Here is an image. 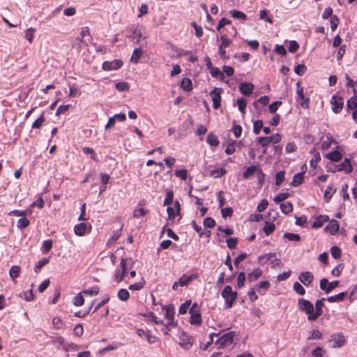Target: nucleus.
<instances>
[{"instance_id": "69168bd1", "label": "nucleus", "mask_w": 357, "mask_h": 357, "mask_svg": "<svg viewBox=\"0 0 357 357\" xmlns=\"http://www.w3.org/2000/svg\"><path fill=\"white\" fill-rule=\"evenodd\" d=\"M167 213L168 215V218L169 220L174 221L175 218L178 215V213L176 212L174 208L172 206H168L167 208Z\"/></svg>"}, {"instance_id": "bb28decb", "label": "nucleus", "mask_w": 357, "mask_h": 357, "mask_svg": "<svg viewBox=\"0 0 357 357\" xmlns=\"http://www.w3.org/2000/svg\"><path fill=\"white\" fill-rule=\"evenodd\" d=\"M347 295V292H340L335 296H331L327 298V301L330 303L341 302L343 301Z\"/></svg>"}, {"instance_id": "39448f33", "label": "nucleus", "mask_w": 357, "mask_h": 357, "mask_svg": "<svg viewBox=\"0 0 357 357\" xmlns=\"http://www.w3.org/2000/svg\"><path fill=\"white\" fill-rule=\"evenodd\" d=\"M164 309L165 310V317L168 320V322L165 325V327L162 329V331L165 335H167L169 328L176 327L177 321H174V311L173 307L165 306L164 307Z\"/></svg>"}, {"instance_id": "8fccbe9b", "label": "nucleus", "mask_w": 357, "mask_h": 357, "mask_svg": "<svg viewBox=\"0 0 357 357\" xmlns=\"http://www.w3.org/2000/svg\"><path fill=\"white\" fill-rule=\"evenodd\" d=\"M20 272V267L18 266H13L9 271V275L13 279L15 280L19 276Z\"/></svg>"}, {"instance_id": "72a5a7b5", "label": "nucleus", "mask_w": 357, "mask_h": 357, "mask_svg": "<svg viewBox=\"0 0 357 357\" xmlns=\"http://www.w3.org/2000/svg\"><path fill=\"white\" fill-rule=\"evenodd\" d=\"M227 173V170L224 168H217L210 172V176L218 178L224 176Z\"/></svg>"}, {"instance_id": "774afa93", "label": "nucleus", "mask_w": 357, "mask_h": 357, "mask_svg": "<svg viewBox=\"0 0 357 357\" xmlns=\"http://www.w3.org/2000/svg\"><path fill=\"white\" fill-rule=\"evenodd\" d=\"M324 353L325 350L323 348L318 347L312 351V355L313 357H322Z\"/></svg>"}, {"instance_id": "f704fd0d", "label": "nucleus", "mask_w": 357, "mask_h": 357, "mask_svg": "<svg viewBox=\"0 0 357 357\" xmlns=\"http://www.w3.org/2000/svg\"><path fill=\"white\" fill-rule=\"evenodd\" d=\"M275 257V252H270V253L259 256L257 259H258L259 264H264L268 260H271L273 257Z\"/></svg>"}, {"instance_id": "0e129e2a", "label": "nucleus", "mask_w": 357, "mask_h": 357, "mask_svg": "<svg viewBox=\"0 0 357 357\" xmlns=\"http://www.w3.org/2000/svg\"><path fill=\"white\" fill-rule=\"evenodd\" d=\"M282 104V101H275L268 106L269 112L275 114L278 107Z\"/></svg>"}, {"instance_id": "b1692460", "label": "nucleus", "mask_w": 357, "mask_h": 357, "mask_svg": "<svg viewBox=\"0 0 357 357\" xmlns=\"http://www.w3.org/2000/svg\"><path fill=\"white\" fill-rule=\"evenodd\" d=\"M310 153L313 154V157L310 161V165L313 169H316L318 162L321 160V155L314 149L310 150Z\"/></svg>"}, {"instance_id": "f03ea898", "label": "nucleus", "mask_w": 357, "mask_h": 357, "mask_svg": "<svg viewBox=\"0 0 357 357\" xmlns=\"http://www.w3.org/2000/svg\"><path fill=\"white\" fill-rule=\"evenodd\" d=\"M190 323L194 326H200L202 324V318L200 312V308L197 303L192 305L189 310Z\"/></svg>"}, {"instance_id": "a18cd8bd", "label": "nucleus", "mask_w": 357, "mask_h": 357, "mask_svg": "<svg viewBox=\"0 0 357 357\" xmlns=\"http://www.w3.org/2000/svg\"><path fill=\"white\" fill-rule=\"evenodd\" d=\"M220 45L225 48L229 47L233 43V40L229 38V37L226 34H222L220 36Z\"/></svg>"}, {"instance_id": "338daca9", "label": "nucleus", "mask_w": 357, "mask_h": 357, "mask_svg": "<svg viewBox=\"0 0 357 357\" xmlns=\"http://www.w3.org/2000/svg\"><path fill=\"white\" fill-rule=\"evenodd\" d=\"M331 255L335 259H338L341 257L342 255V250L341 249L337 246H333L331 248Z\"/></svg>"}, {"instance_id": "dca6fc26", "label": "nucleus", "mask_w": 357, "mask_h": 357, "mask_svg": "<svg viewBox=\"0 0 357 357\" xmlns=\"http://www.w3.org/2000/svg\"><path fill=\"white\" fill-rule=\"evenodd\" d=\"M91 225L86 223H79L75 226L74 231L77 236H82L90 231Z\"/></svg>"}, {"instance_id": "412c9836", "label": "nucleus", "mask_w": 357, "mask_h": 357, "mask_svg": "<svg viewBox=\"0 0 357 357\" xmlns=\"http://www.w3.org/2000/svg\"><path fill=\"white\" fill-rule=\"evenodd\" d=\"M197 276L198 275L196 274H191L190 275L183 274L180 277L178 282H179V285L181 287H185L191 282L194 279H196Z\"/></svg>"}, {"instance_id": "49530a36", "label": "nucleus", "mask_w": 357, "mask_h": 357, "mask_svg": "<svg viewBox=\"0 0 357 357\" xmlns=\"http://www.w3.org/2000/svg\"><path fill=\"white\" fill-rule=\"evenodd\" d=\"M49 261H50V259H49V258H47V257H44L41 260L38 261L36 264V266L34 268L35 272L38 273L44 266H45L46 264H47L49 263Z\"/></svg>"}, {"instance_id": "0eeeda50", "label": "nucleus", "mask_w": 357, "mask_h": 357, "mask_svg": "<svg viewBox=\"0 0 357 357\" xmlns=\"http://www.w3.org/2000/svg\"><path fill=\"white\" fill-rule=\"evenodd\" d=\"M281 139V135L279 133H275L269 137H259L257 140L262 147L266 148L271 143H279Z\"/></svg>"}, {"instance_id": "2eb2a0df", "label": "nucleus", "mask_w": 357, "mask_h": 357, "mask_svg": "<svg viewBox=\"0 0 357 357\" xmlns=\"http://www.w3.org/2000/svg\"><path fill=\"white\" fill-rule=\"evenodd\" d=\"M331 341H333V348H340L343 347L346 343V340L342 333L334 334L331 336Z\"/></svg>"}, {"instance_id": "3c124183", "label": "nucleus", "mask_w": 357, "mask_h": 357, "mask_svg": "<svg viewBox=\"0 0 357 357\" xmlns=\"http://www.w3.org/2000/svg\"><path fill=\"white\" fill-rule=\"evenodd\" d=\"M148 212V210L143 208H136L134 210L132 215L135 218H139L144 217Z\"/></svg>"}, {"instance_id": "2f4dec72", "label": "nucleus", "mask_w": 357, "mask_h": 357, "mask_svg": "<svg viewBox=\"0 0 357 357\" xmlns=\"http://www.w3.org/2000/svg\"><path fill=\"white\" fill-rule=\"evenodd\" d=\"M181 87L185 91H190L192 89V84L190 79L185 77L181 80Z\"/></svg>"}, {"instance_id": "4d7b16f0", "label": "nucleus", "mask_w": 357, "mask_h": 357, "mask_svg": "<svg viewBox=\"0 0 357 357\" xmlns=\"http://www.w3.org/2000/svg\"><path fill=\"white\" fill-rule=\"evenodd\" d=\"M52 325L55 329H61L63 326V321L59 317H55L52 319Z\"/></svg>"}, {"instance_id": "79ce46f5", "label": "nucleus", "mask_w": 357, "mask_h": 357, "mask_svg": "<svg viewBox=\"0 0 357 357\" xmlns=\"http://www.w3.org/2000/svg\"><path fill=\"white\" fill-rule=\"evenodd\" d=\"M210 73L212 77L219 78L220 80H223L225 79L224 74L217 67L211 68Z\"/></svg>"}, {"instance_id": "1a4fd4ad", "label": "nucleus", "mask_w": 357, "mask_h": 357, "mask_svg": "<svg viewBox=\"0 0 357 357\" xmlns=\"http://www.w3.org/2000/svg\"><path fill=\"white\" fill-rule=\"evenodd\" d=\"M331 104L332 105V110L335 114L340 113L344 106V99L340 96L335 94L332 96Z\"/></svg>"}, {"instance_id": "5701e85b", "label": "nucleus", "mask_w": 357, "mask_h": 357, "mask_svg": "<svg viewBox=\"0 0 357 357\" xmlns=\"http://www.w3.org/2000/svg\"><path fill=\"white\" fill-rule=\"evenodd\" d=\"M141 316L146 318V321H153L155 324H162L163 325V321L159 319L153 312H149L147 313L140 314Z\"/></svg>"}, {"instance_id": "c03bdc74", "label": "nucleus", "mask_w": 357, "mask_h": 357, "mask_svg": "<svg viewBox=\"0 0 357 357\" xmlns=\"http://www.w3.org/2000/svg\"><path fill=\"white\" fill-rule=\"evenodd\" d=\"M80 36H81V38L79 39L80 43L84 44V45H86L87 43L85 41L84 38L86 36H90V30L88 26L82 28V30L80 32Z\"/></svg>"}, {"instance_id": "e2e57ef3", "label": "nucleus", "mask_w": 357, "mask_h": 357, "mask_svg": "<svg viewBox=\"0 0 357 357\" xmlns=\"http://www.w3.org/2000/svg\"><path fill=\"white\" fill-rule=\"evenodd\" d=\"M121 229H122L120 228L119 229L114 230L112 231V236L109 239V243H114L119 238L121 234Z\"/></svg>"}, {"instance_id": "6e6d98bb", "label": "nucleus", "mask_w": 357, "mask_h": 357, "mask_svg": "<svg viewBox=\"0 0 357 357\" xmlns=\"http://www.w3.org/2000/svg\"><path fill=\"white\" fill-rule=\"evenodd\" d=\"M263 128V121L261 120H257L254 122L253 124V132L255 135H259L261 132V130Z\"/></svg>"}, {"instance_id": "bf43d9fd", "label": "nucleus", "mask_w": 357, "mask_h": 357, "mask_svg": "<svg viewBox=\"0 0 357 357\" xmlns=\"http://www.w3.org/2000/svg\"><path fill=\"white\" fill-rule=\"evenodd\" d=\"M236 141L230 140L227 147L225 149V153L227 155H231L236 151L235 149Z\"/></svg>"}, {"instance_id": "a19ab883", "label": "nucleus", "mask_w": 357, "mask_h": 357, "mask_svg": "<svg viewBox=\"0 0 357 357\" xmlns=\"http://www.w3.org/2000/svg\"><path fill=\"white\" fill-rule=\"evenodd\" d=\"M346 107L347 110L357 107V96L354 95L347 100Z\"/></svg>"}, {"instance_id": "4c0bfd02", "label": "nucleus", "mask_w": 357, "mask_h": 357, "mask_svg": "<svg viewBox=\"0 0 357 357\" xmlns=\"http://www.w3.org/2000/svg\"><path fill=\"white\" fill-rule=\"evenodd\" d=\"M118 298L122 301H127L130 298V293L126 289H120L118 291Z\"/></svg>"}, {"instance_id": "9b49d317", "label": "nucleus", "mask_w": 357, "mask_h": 357, "mask_svg": "<svg viewBox=\"0 0 357 357\" xmlns=\"http://www.w3.org/2000/svg\"><path fill=\"white\" fill-rule=\"evenodd\" d=\"M339 283L340 282L338 280L329 282L328 279L322 278L320 280V289L324 291L326 294H328L337 287H338Z\"/></svg>"}, {"instance_id": "37998d69", "label": "nucleus", "mask_w": 357, "mask_h": 357, "mask_svg": "<svg viewBox=\"0 0 357 357\" xmlns=\"http://www.w3.org/2000/svg\"><path fill=\"white\" fill-rule=\"evenodd\" d=\"M174 202V192L172 190H169L166 192L165 199L163 202L164 206H169Z\"/></svg>"}, {"instance_id": "cd10ccee", "label": "nucleus", "mask_w": 357, "mask_h": 357, "mask_svg": "<svg viewBox=\"0 0 357 357\" xmlns=\"http://www.w3.org/2000/svg\"><path fill=\"white\" fill-rule=\"evenodd\" d=\"M262 275V271L259 268H255L248 275V279L250 282H253L257 280L259 278H260Z\"/></svg>"}, {"instance_id": "f3484780", "label": "nucleus", "mask_w": 357, "mask_h": 357, "mask_svg": "<svg viewBox=\"0 0 357 357\" xmlns=\"http://www.w3.org/2000/svg\"><path fill=\"white\" fill-rule=\"evenodd\" d=\"M314 275L310 271L302 272L299 276V280L306 287H309L314 280Z\"/></svg>"}, {"instance_id": "c85d7f7f", "label": "nucleus", "mask_w": 357, "mask_h": 357, "mask_svg": "<svg viewBox=\"0 0 357 357\" xmlns=\"http://www.w3.org/2000/svg\"><path fill=\"white\" fill-rule=\"evenodd\" d=\"M304 181V177H303V173H298L296 174L293 176L292 181L291 183V185L292 186L296 187L303 183Z\"/></svg>"}, {"instance_id": "052dcab7", "label": "nucleus", "mask_w": 357, "mask_h": 357, "mask_svg": "<svg viewBox=\"0 0 357 357\" xmlns=\"http://www.w3.org/2000/svg\"><path fill=\"white\" fill-rule=\"evenodd\" d=\"M284 238L291 241H299L301 240L298 234L289 232L284 233Z\"/></svg>"}, {"instance_id": "603ef678", "label": "nucleus", "mask_w": 357, "mask_h": 357, "mask_svg": "<svg viewBox=\"0 0 357 357\" xmlns=\"http://www.w3.org/2000/svg\"><path fill=\"white\" fill-rule=\"evenodd\" d=\"M332 144V137L330 135V134H328L326 136V139H324L321 142V149L322 150H327Z\"/></svg>"}, {"instance_id": "58836bf2", "label": "nucleus", "mask_w": 357, "mask_h": 357, "mask_svg": "<svg viewBox=\"0 0 357 357\" xmlns=\"http://www.w3.org/2000/svg\"><path fill=\"white\" fill-rule=\"evenodd\" d=\"M270 287V283L268 281H261L259 282L258 287H257V291L258 292L264 295L265 294V291L268 289Z\"/></svg>"}, {"instance_id": "a211bd4d", "label": "nucleus", "mask_w": 357, "mask_h": 357, "mask_svg": "<svg viewBox=\"0 0 357 357\" xmlns=\"http://www.w3.org/2000/svg\"><path fill=\"white\" fill-rule=\"evenodd\" d=\"M254 84L252 83L243 82L239 86V91L245 96H250L254 90Z\"/></svg>"}, {"instance_id": "ea45409f", "label": "nucleus", "mask_w": 357, "mask_h": 357, "mask_svg": "<svg viewBox=\"0 0 357 357\" xmlns=\"http://www.w3.org/2000/svg\"><path fill=\"white\" fill-rule=\"evenodd\" d=\"M230 14L234 18L241 19L244 21L247 20V15L241 10H238L236 9L231 10H230Z\"/></svg>"}, {"instance_id": "7c9ffc66", "label": "nucleus", "mask_w": 357, "mask_h": 357, "mask_svg": "<svg viewBox=\"0 0 357 357\" xmlns=\"http://www.w3.org/2000/svg\"><path fill=\"white\" fill-rule=\"evenodd\" d=\"M275 230V225L273 222L266 221L263 227V231L266 236L271 235Z\"/></svg>"}, {"instance_id": "6ab92c4d", "label": "nucleus", "mask_w": 357, "mask_h": 357, "mask_svg": "<svg viewBox=\"0 0 357 357\" xmlns=\"http://www.w3.org/2000/svg\"><path fill=\"white\" fill-rule=\"evenodd\" d=\"M340 229L339 222L336 220H332L329 222L324 230L329 232L331 235H335Z\"/></svg>"}, {"instance_id": "20e7f679", "label": "nucleus", "mask_w": 357, "mask_h": 357, "mask_svg": "<svg viewBox=\"0 0 357 357\" xmlns=\"http://www.w3.org/2000/svg\"><path fill=\"white\" fill-rule=\"evenodd\" d=\"M296 101L299 103L301 107L305 109L310 107V98L305 97L304 94L303 87L301 85L300 82L296 83Z\"/></svg>"}, {"instance_id": "473e14b6", "label": "nucleus", "mask_w": 357, "mask_h": 357, "mask_svg": "<svg viewBox=\"0 0 357 357\" xmlns=\"http://www.w3.org/2000/svg\"><path fill=\"white\" fill-rule=\"evenodd\" d=\"M293 208V204L290 202H284L280 204L281 211L284 214H288L292 212Z\"/></svg>"}, {"instance_id": "6e6552de", "label": "nucleus", "mask_w": 357, "mask_h": 357, "mask_svg": "<svg viewBox=\"0 0 357 357\" xmlns=\"http://www.w3.org/2000/svg\"><path fill=\"white\" fill-rule=\"evenodd\" d=\"M298 307L299 310L304 312L307 314V319L311 314H314V305L313 304L304 298H299L298 301Z\"/></svg>"}, {"instance_id": "c756f323", "label": "nucleus", "mask_w": 357, "mask_h": 357, "mask_svg": "<svg viewBox=\"0 0 357 357\" xmlns=\"http://www.w3.org/2000/svg\"><path fill=\"white\" fill-rule=\"evenodd\" d=\"M206 142L212 146H218L220 144V141L218 137L213 132H211L208 135Z\"/></svg>"}, {"instance_id": "aec40b11", "label": "nucleus", "mask_w": 357, "mask_h": 357, "mask_svg": "<svg viewBox=\"0 0 357 357\" xmlns=\"http://www.w3.org/2000/svg\"><path fill=\"white\" fill-rule=\"evenodd\" d=\"M338 171H344L346 174H349L353 171L350 159L345 158L344 161L338 165Z\"/></svg>"}, {"instance_id": "09e8293b", "label": "nucleus", "mask_w": 357, "mask_h": 357, "mask_svg": "<svg viewBox=\"0 0 357 357\" xmlns=\"http://www.w3.org/2000/svg\"><path fill=\"white\" fill-rule=\"evenodd\" d=\"M237 104L238 110L241 112L242 114H245V108L247 106V102L244 98H238L237 99Z\"/></svg>"}, {"instance_id": "de8ad7c7", "label": "nucleus", "mask_w": 357, "mask_h": 357, "mask_svg": "<svg viewBox=\"0 0 357 357\" xmlns=\"http://www.w3.org/2000/svg\"><path fill=\"white\" fill-rule=\"evenodd\" d=\"M30 225V221L25 217H22L17 220V227L20 229H25Z\"/></svg>"}, {"instance_id": "c9c22d12", "label": "nucleus", "mask_w": 357, "mask_h": 357, "mask_svg": "<svg viewBox=\"0 0 357 357\" xmlns=\"http://www.w3.org/2000/svg\"><path fill=\"white\" fill-rule=\"evenodd\" d=\"M336 189H333V185H328L324 192V199L326 202H329Z\"/></svg>"}, {"instance_id": "f8f14e48", "label": "nucleus", "mask_w": 357, "mask_h": 357, "mask_svg": "<svg viewBox=\"0 0 357 357\" xmlns=\"http://www.w3.org/2000/svg\"><path fill=\"white\" fill-rule=\"evenodd\" d=\"M123 63L121 59H114L112 61H106L103 62L102 68L104 70H116L121 68Z\"/></svg>"}, {"instance_id": "f257e3e1", "label": "nucleus", "mask_w": 357, "mask_h": 357, "mask_svg": "<svg viewBox=\"0 0 357 357\" xmlns=\"http://www.w3.org/2000/svg\"><path fill=\"white\" fill-rule=\"evenodd\" d=\"M133 261L131 258H122L120 261V269L116 270L114 278L116 283L121 282L127 276L128 269H132Z\"/></svg>"}, {"instance_id": "4be33fe9", "label": "nucleus", "mask_w": 357, "mask_h": 357, "mask_svg": "<svg viewBox=\"0 0 357 357\" xmlns=\"http://www.w3.org/2000/svg\"><path fill=\"white\" fill-rule=\"evenodd\" d=\"M329 218L328 215H319L315 218V220L312 223V227L314 229H318L323 226V225L328 222Z\"/></svg>"}, {"instance_id": "13d9d810", "label": "nucleus", "mask_w": 357, "mask_h": 357, "mask_svg": "<svg viewBox=\"0 0 357 357\" xmlns=\"http://www.w3.org/2000/svg\"><path fill=\"white\" fill-rule=\"evenodd\" d=\"M82 293L78 294L76 296L73 298V304L75 306H82L84 303V298L82 294Z\"/></svg>"}, {"instance_id": "5fc2aeb1", "label": "nucleus", "mask_w": 357, "mask_h": 357, "mask_svg": "<svg viewBox=\"0 0 357 357\" xmlns=\"http://www.w3.org/2000/svg\"><path fill=\"white\" fill-rule=\"evenodd\" d=\"M191 300H188L186 301L185 303H183V304H181V305L180 306L179 309H178V312L181 314H184L187 312V311L188 310V309L190 310V306L191 305Z\"/></svg>"}, {"instance_id": "393cba45", "label": "nucleus", "mask_w": 357, "mask_h": 357, "mask_svg": "<svg viewBox=\"0 0 357 357\" xmlns=\"http://www.w3.org/2000/svg\"><path fill=\"white\" fill-rule=\"evenodd\" d=\"M142 54L143 50L141 47L135 49L132 54L130 61L135 64L138 63L142 56Z\"/></svg>"}, {"instance_id": "4468645a", "label": "nucleus", "mask_w": 357, "mask_h": 357, "mask_svg": "<svg viewBox=\"0 0 357 357\" xmlns=\"http://www.w3.org/2000/svg\"><path fill=\"white\" fill-rule=\"evenodd\" d=\"M130 33L127 35L128 38H132L134 43H139L142 33L141 28L139 26L132 25L130 27Z\"/></svg>"}, {"instance_id": "9d476101", "label": "nucleus", "mask_w": 357, "mask_h": 357, "mask_svg": "<svg viewBox=\"0 0 357 357\" xmlns=\"http://www.w3.org/2000/svg\"><path fill=\"white\" fill-rule=\"evenodd\" d=\"M223 89L221 88H215L210 92V96L213 101V107L215 109H218L221 106V93Z\"/></svg>"}, {"instance_id": "680f3d73", "label": "nucleus", "mask_w": 357, "mask_h": 357, "mask_svg": "<svg viewBox=\"0 0 357 357\" xmlns=\"http://www.w3.org/2000/svg\"><path fill=\"white\" fill-rule=\"evenodd\" d=\"M294 290L299 295L303 296L305 294V290L303 287L298 282L293 284Z\"/></svg>"}, {"instance_id": "7ed1b4c3", "label": "nucleus", "mask_w": 357, "mask_h": 357, "mask_svg": "<svg viewBox=\"0 0 357 357\" xmlns=\"http://www.w3.org/2000/svg\"><path fill=\"white\" fill-rule=\"evenodd\" d=\"M236 335L235 331H229L224 333L215 342V343L218 345V349L227 347L232 344Z\"/></svg>"}, {"instance_id": "a878e982", "label": "nucleus", "mask_w": 357, "mask_h": 357, "mask_svg": "<svg viewBox=\"0 0 357 357\" xmlns=\"http://www.w3.org/2000/svg\"><path fill=\"white\" fill-rule=\"evenodd\" d=\"M326 158L333 162H339L342 158V154L338 151H333L326 154Z\"/></svg>"}, {"instance_id": "e433bc0d", "label": "nucleus", "mask_w": 357, "mask_h": 357, "mask_svg": "<svg viewBox=\"0 0 357 357\" xmlns=\"http://www.w3.org/2000/svg\"><path fill=\"white\" fill-rule=\"evenodd\" d=\"M257 170V167L255 165H252L248 167L246 170L243 173V178L244 179L249 178L252 175H253Z\"/></svg>"}, {"instance_id": "ddd939ff", "label": "nucleus", "mask_w": 357, "mask_h": 357, "mask_svg": "<svg viewBox=\"0 0 357 357\" xmlns=\"http://www.w3.org/2000/svg\"><path fill=\"white\" fill-rule=\"evenodd\" d=\"M325 298L319 299L315 302L314 307V314H311L309 317L310 321H315L323 313L322 307L324 306Z\"/></svg>"}, {"instance_id": "864d4df0", "label": "nucleus", "mask_w": 357, "mask_h": 357, "mask_svg": "<svg viewBox=\"0 0 357 357\" xmlns=\"http://www.w3.org/2000/svg\"><path fill=\"white\" fill-rule=\"evenodd\" d=\"M285 172L280 171L278 172L275 175V185L277 186L281 185L282 182L284 181Z\"/></svg>"}, {"instance_id": "423d86ee", "label": "nucleus", "mask_w": 357, "mask_h": 357, "mask_svg": "<svg viewBox=\"0 0 357 357\" xmlns=\"http://www.w3.org/2000/svg\"><path fill=\"white\" fill-rule=\"evenodd\" d=\"M222 296L225 299L227 307L231 308L237 298V292L233 291L231 287L227 285L222 291Z\"/></svg>"}]
</instances>
